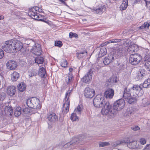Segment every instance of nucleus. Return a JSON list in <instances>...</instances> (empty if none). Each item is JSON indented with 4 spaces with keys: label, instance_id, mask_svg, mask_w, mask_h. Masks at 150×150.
<instances>
[{
    "label": "nucleus",
    "instance_id": "72a5a7b5",
    "mask_svg": "<svg viewBox=\"0 0 150 150\" xmlns=\"http://www.w3.org/2000/svg\"><path fill=\"white\" fill-rule=\"evenodd\" d=\"M144 63L145 68L148 71H150V60L149 59L145 60L144 62Z\"/></svg>",
    "mask_w": 150,
    "mask_h": 150
},
{
    "label": "nucleus",
    "instance_id": "f3484780",
    "mask_svg": "<svg viewBox=\"0 0 150 150\" xmlns=\"http://www.w3.org/2000/svg\"><path fill=\"white\" fill-rule=\"evenodd\" d=\"M138 50L137 45L133 44L130 46L127 49V51L129 53L132 54L137 52Z\"/></svg>",
    "mask_w": 150,
    "mask_h": 150
},
{
    "label": "nucleus",
    "instance_id": "603ef678",
    "mask_svg": "<svg viewBox=\"0 0 150 150\" xmlns=\"http://www.w3.org/2000/svg\"><path fill=\"white\" fill-rule=\"evenodd\" d=\"M93 68L95 70H98L100 68V66L97 64L93 65Z\"/></svg>",
    "mask_w": 150,
    "mask_h": 150
},
{
    "label": "nucleus",
    "instance_id": "7c9ffc66",
    "mask_svg": "<svg viewBox=\"0 0 150 150\" xmlns=\"http://www.w3.org/2000/svg\"><path fill=\"white\" fill-rule=\"evenodd\" d=\"M26 85L24 83H20L18 86V90L21 92H23L25 90Z\"/></svg>",
    "mask_w": 150,
    "mask_h": 150
},
{
    "label": "nucleus",
    "instance_id": "c03bdc74",
    "mask_svg": "<svg viewBox=\"0 0 150 150\" xmlns=\"http://www.w3.org/2000/svg\"><path fill=\"white\" fill-rule=\"evenodd\" d=\"M6 95L5 93L0 91V101H3L5 98Z\"/></svg>",
    "mask_w": 150,
    "mask_h": 150
},
{
    "label": "nucleus",
    "instance_id": "1a4fd4ad",
    "mask_svg": "<svg viewBox=\"0 0 150 150\" xmlns=\"http://www.w3.org/2000/svg\"><path fill=\"white\" fill-rule=\"evenodd\" d=\"M92 11L98 14L101 15L106 11V8L105 5H99L96 8H94Z\"/></svg>",
    "mask_w": 150,
    "mask_h": 150
},
{
    "label": "nucleus",
    "instance_id": "774afa93",
    "mask_svg": "<svg viewBox=\"0 0 150 150\" xmlns=\"http://www.w3.org/2000/svg\"><path fill=\"white\" fill-rule=\"evenodd\" d=\"M101 45V46H102V47H103V46H105V43H103V44H102Z\"/></svg>",
    "mask_w": 150,
    "mask_h": 150
},
{
    "label": "nucleus",
    "instance_id": "bb28decb",
    "mask_svg": "<svg viewBox=\"0 0 150 150\" xmlns=\"http://www.w3.org/2000/svg\"><path fill=\"white\" fill-rule=\"evenodd\" d=\"M128 142L125 141V139L123 140H117V141L112 142L111 144V145L113 147H115L120 144L124 143H128Z\"/></svg>",
    "mask_w": 150,
    "mask_h": 150
},
{
    "label": "nucleus",
    "instance_id": "f704fd0d",
    "mask_svg": "<svg viewBox=\"0 0 150 150\" xmlns=\"http://www.w3.org/2000/svg\"><path fill=\"white\" fill-rule=\"evenodd\" d=\"M106 53L107 50L106 48L105 47L101 48L99 54V56L100 57H102L106 54Z\"/></svg>",
    "mask_w": 150,
    "mask_h": 150
},
{
    "label": "nucleus",
    "instance_id": "aec40b11",
    "mask_svg": "<svg viewBox=\"0 0 150 150\" xmlns=\"http://www.w3.org/2000/svg\"><path fill=\"white\" fill-rule=\"evenodd\" d=\"M125 141L128 142V143H127L128 144V146L130 148L134 149L138 148V146L137 145V141L130 142L128 140H125Z\"/></svg>",
    "mask_w": 150,
    "mask_h": 150
},
{
    "label": "nucleus",
    "instance_id": "f03ea898",
    "mask_svg": "<svg viewBox=\"0 0 150 150\" xmlns=\"http://www.w3.org/2000/svg\"><path fill=\"white\" fill-rule=\"evenodd\" d=\"M102 108L101 112L103 115H108L110 117H114L116 114L115 110L109 102H106Z\"/></svg>",
    "mask_w": 150,
    "mask_h": 150
},
{
    "label": "nucleus",
    "instance_id": "2f4dec72",
    "mask_svg": "<svg viewBox=\"0 0 150 150\" xmlns=\"http://www.w3.org/2000/svg\"><path fill=\"white\" fill-rule=\"evenodd\" d=\"M46 73L45 69L43 67L40 68L38 72V75L41 77H44L46 74Z\"/></svg>",
    "mask_w": 150,
    "mask_h": 150
},
{
    "label": "nucleus",
    "instance_id": "a211bd4d",
    "mask_svg": "<svg viewBox=\"0 0 150 150\" xmlns=\"http://www.w3.org/2000/svg\"><path fill=\"white\" fill-rule=\"evenodd\" d=\"M16 88L15 86H11L8 87L7 90V93L9 96H12L15 94Z\"/></svg>",
    "mask_w": 150,
    "mask_h": 150
},
{
    "label": "nucleus",
    "instance_id": "4c0bfd02",
    "mask_svg": "<svg viewBox=\"0 0 150 150\" xmlns=\"http://www.w3.org/2000/svg\"><path fill=\"white\" fill-rule=\"evenodd\" d=\"M77 113L75 112V113H73L71 115L70 119L73 121H78L79 120L78 117L76 115Z\"/></svg>",
    "mask_w": 150,
    "mask_h": 150
},
{
    "label": "nucleus",
    "instance_id": "3c124183",
    "mask_svg": "<svg viewBox=\"0 0 150 150\" xmlns=\"http://www.w3.org/2000/svg\"><path fill=\"white\" fill-rule=\"evenodd\" d=\"M139 142L141 144L144 145L146 143V140L145 138H142L140 139Z\"/></svg>",
    "mask_w": 150,
    "mask_h": 150
},
{
    "label": "nucleus",
    "instance_id": "cd10ccee",
    "mask_svg": "<svg viewBox=\"0 0 150 150\" xmlns=\"http://www.w3.org/2000/svg\"><path fill=\"white\" fill-rule=\"evenodd\" d=\"M128 4V0H123L120 6V10L122 11L125 10L127 7Z\"/></svg>",
    "mask_w": 150,
    "mask_h": 150
},
{
    "label": "nucleus",
    "instance_id": "ea45409f",
    "mask_svg": "<svg viewBox=\"0 0 150 150\" xmlns=\"http://www.w3.org/2000/svg\"><path fill=\"white\" fill-rule=\"evenodd\" d=\"M137 96H134L131 97L128 99V103L129 104H132L134 103V102L136 101L137 100Z\"/></svg>",
    "mask_w": 150,
    "mask_h": 150
},
{
    "label": "nucleus",
    "instance_id": "dca6fc26",
    "mask_svg": "<svg viewBox=\"0 0 150 150\" xmlns=\"http://www.w3.org/2000/svg\"><path fill=\"white\" fill-rule=\"evenodd\" d=\"M134 87L136 88V95L138 97L142 96L143 94V91L142 90V86H139L137 85H134Z\"/></svg>",
    "mask_w": 150,
    "mask_h": 150
},
{
    "label": "nucleus",
    "instance_id": "39448f33",
    "mask_svg": "<svg viewBox=\"0 0 150 150\" xmlns=\"http://www.w3.org/2000/svg\"><path fill=\"white\" fill-rule=\"evenodd\" d=\"M106 103L103 97L100 95H98L93 100V104L94 106L98 108H102Z\"/></svg>",
    "mask_w": 150,
    "mask_h": 150
},
{
    "label": "nucleus",
    "instance_id": "bf43d9fd",
    "mask_svg": "<svg viewBox=\"0 0 150 150\" xmlns=\"http://www.w3.org/2000/svg\"><path fill=\"white\" fill-rule=\"evenodd\" d=\"M121 41V39H113L111 40V43H116L118 42H120Z\"/></svg>",
    "mask_w": 150,
    "mask_h": 150
},
{
    "label": "nucleus",
    "instance_id": "49530a36",
    "mask_svg": "<svg viewBox=\"0 0 150 150\" xmlns=\"http://www.w3.org/2000/svg\"><path fill=\"white\" fill-rule=\"evenodd\" d=\"M61 66L63 67H67V62L66 60L63 59L61 63Z\"/></svg>",
    "mask_w": 150,
    "mask_h": 150
},
{
    "label": "nucleus",
    "instance_id": "a19ab883",
    "mask_svg": "<svg viewBox=\"0 0 150 150\" xmlns=\"http://www.w3.org/2000/svg\"><path fill=\"white\" fill-rule=\"evenodd\" d=\"M71 93V90H69L66 93L65 97L64 100L70 101L69 100V98Z\"/></svg>",
    "mask_w": 150,
    "mask_h": 150
},
{
    "label": "nucleus",
    "instance_id": "6ab92c4d",
    "mask_svg": "<svg viewBox=\"0 0 150 150\" xmlns=\"http://www.w3.org/2000/svg\"><path fill=\"white\" fill-rule=\"evenodd\" d=\"M81 140L80 139L77 138H75L74 140H73L72 142V143H68L65 144L64 146V147H69V146L70 145H72L74 146H75L76 145H77L79 143L80 141Z\"/></svg>",
    "mask_w": 150,
    "mask_h": 150
},
{
    "label": "nucleus",
    "instance_id": "b1692460",
    "mask_svg": "<svg viewBox=\"0 0 150 150\" xmlns=\"http://www.w3.org/2000/svg\"><path fill=\"white\" fill-rule=\"evenodd\" d=\"M5 113L8 116H11L13 113V110L11 106H6L4 109Z\"/></svg>",
    "mask_w": 150,
    "mask_h": 150
},
{
    "label": "nucleus",
    "instance_id": "9b49d317",
    "mask_svg": "<svg viewBox=\"0 0 150 150\" xmlns=\"http://www.w3.org/2000/svg\"><path fill=\"white\" fill-rule=\"evenodd\" d=\"M47 118L51 123L56 122L58 120V116L54 113L51 112L47 114Z\"/></svg>",
    "mask_w": 150,
    "mask_h": 150
},
{
    "label": "nucleus",
    "instance_id": "e2e57ef3",
    "mask_svg": "<svg viewBox=\"0 0 150 150\" xmlns=\"http://www.w3.org/2000/svg\"><path fill=\"white\" fill-rule=\"evenodd\" d=\"M111 80H112V81H110L111 82L113 83H116L117 82V78H111Z\"/></svg>",
    "mask_w": 150,
    "mask_h": 150
},
{
    "label": "nucleus",
    "instance_id": "052dcab7",
    "mask_svg": "<svg viewBox=\"0 0 150 150\" xmlns=\"http://www.w3.org/2000/svg\"><path fill=\"white\" fill-rule=\"evenodd\" d=\"M144 150H150V144H147Z\"/></svg>",
    "mask_w": 150,
    "mask_h": 150
},
{
    "label": "nucleus",
    "instance_id": "4be33fe9",
    "mask_svg": "<svg viewBox=\"0 0 150 150\" xmlns=\"http://www.w3.org/2000/svg\"><path fill=\"white\" fill-rule=\"evenodd\" d=\"M130 90L129 89L127 88H125L123 96L124 98L128 99L132 96V94Z\"/></svg>",
    "mask_w": 150,
    "mask_h": 150
},
{
    "label": "nucleus",
    "instance_id": "e433bc0d",
    "mask_svg": "<svg viewBox=\"0 0 150 150\" xmlns=\"http://www.w3.org/2000/svg\"><path fill=\"white\" fill-rule=\"evenodd\" d=\"M21 108L18 107L17 108L14 112V115L16 117H18L21 114Z\"/></svg>",
    "mask_w": 150,
    "mask_h": 150
},
{
    "label": "nucleus",
    "instance_id": "680f3d73",
    "mask_svg": "<svg viewBox=\"0 0 150 150\" xmlns=\"http://www.w3.org/2000/svg\"><path fill=\"white\" fill-rule=\"evenodd\" d=\"M125 65L124 64H122L120 65L119 68L120 69H124L125 68Z\"/></svg>",
    "mask_w": 150,
    "mask_h": 150
},
{
    "label": "nucleus",
    "instance_id": "f8f14e48",
    "mask_svg": "<svg viewBox=\"0 0 150 150\" xmlns=\"http://www.w3.org/2000/svg\"><path fill=\"white\" fill-rule=\"evenodd\" d=\"M92 73L91 70L82 79V81L84 83H88L92 79Z\"/></svg>",
    "mask_w": 150,
    "mask_h": 150
},
{
    "label": "nucleus",
    "instance_id": "2eb2a0df",
    "mask_svg": "<svg viewBox=\"0 0 150 150\" xmlns=\"http://www.w3.org/2000/svg\"><path fill=\"white\" fill-rule=\"evenodd\" d=\"M6 66L8 69L11 70L15 69L17 67L16 62L13 60H9L6 63Z\"/></svg>",
    "mask_w": 150,
    "mask_h": 150
},
{
    "label": "nucleus",
    "instance_id": "ddd939ff",
    "mask_svg": "<svg viewBox=\"0 0 150 150\" xmlns=\"http://www.w3.org/2000/svg\"><path fill=\"white\" fill-rule=\"evenodd\" d=\"M114 94V90L111 88L108 89L105 92L104 96L107 98H112Z\"/></svg>",
    "mask_w": 150,
    "mask_h": 150
},
{
    "label": "nucleus",
    "instance_id": "864d4df0",
    "mask_svg": "<svg viewBox=\"0 0 150 150\" xmlns=\"http://www.w3.org/2000/svg\"><path fill=\"white\" fill-rule=\"evenodd\" d=\"M131 128L134 131H136L140 129V128L138 126H133Z\"/></svg>",
    "mask_w": 150,
    "mask_h": 150
},
{
    "label": "nucleus",
    "instance_id": "69168bd1",
    "mask_svg": "<svg viewBox=\"0 0 150 150\" xmlns=\"http://www.w3.org/2000/svg\"><path fill=\"white\" fill-rule=\"evenodd\" d=\"M4 16L3 15H0V20H2L4 19Z\"/></svg>",
    "mask_w": 150,
    "mask_h": 150
},
{
    "label": "nucleus",
    "instance_id": "a18cd8bd",
    "mask_svg": "<svg viewBox=\"0 0 150 150\" xmlns=\"http://www.w3.org/2000/svg\"><path fill=\"white\" fill-rule=\"evenodd\" d=\"M130 91L132 94V96H136V88H135L133 86L132 88L129 89Z\"/></svg>",
    "mask_w": 150,
    "mask_h": 150
},
{
    "label": "nucleus",
    "instance_id": "c85d7f7f",
    "mask_svg": "<svg viewBox=\"0 0 150 150\" xmlns=\"http://www.w3.org/2000/svg\"><path fill=\"white\" fill-rule=\"evenodd\" d=\"M33 110H31L28 108H23V112L25 114H35L37 111L36 110H35L34 112H33Z\"/></svg>",
    "mask_w": 150,
    "mask_h": 150
},
{
    "label": "nucleus",
    "instance_id": "7ed1b4c3",
    "mask_svg": "<svg viewBox=\"0 0 150 150\" xmlns=\"http://www.w3.org/2000/svg\"><path fill=\"white\" fill-rule=\"evenodd\" d=\"M40 100L35 97H30L28 98L26 101V104L29 107L33 108V110L35 109H40L41 107V105L40 104Z\"/></svg>",
    "mask_w": 150,
    "mask_h": 150
},
{
    "label": "nucleus",
    "instance_id": "13d9d810",
    "mask_svg": "<svg viewBox=\"0 0 150 150\" xmlns=\"http://www.w3.org/2000/svg\"><path fill=\"white\" fill-rule=\"evenodd\" d=\"M4 55V52L3 50L0 49V59L2 58Z\"/></svg>",
    "mask_w": 150,
    "mask_h": 150
},
{
    "label": "nucleus",
    "instance_id": "393cba45",
    "mask_svg": "<svg viewBox=\"0 0 150 150\" xmlns=\"http://www.w3.org/2000/svg\"><path fill=\"white\" fill-rule=\"evenodd\" d=\"M145 71L144 69H139L137 74V78L139 79H142L145 75Z\"/></svg>",
    "mask_w": 150,
    "mask_h": 150
},
{
    "label": "nucleus",
    "instance_id": "0eeeda50",
    "mask_svg": "<svg viewBox=\"0 0 150 150\" xmlns=\"http://www.w3.org/2000/svg\"><path fill=\"white\" fill-rule=\"evenodd\" d=\"M125 105V102L123 99H120L117 100L113 104V108L115 110V113L117 111H120L124 107Z\"/></svg>",
    "mask_w": 150,
    "mask_h": 150
},
{
    "label": "nucleus",
    "instance_id": "c9c22d12",
    "mask_svg": "<svg viewBox=\"0 0 150 150\" xmlns=\"http://www.w3.org/2000/svg\"><path fill=\"white\" fill-rule=\"evenodd\" d=\"M142 87L146 88L150 87V78L144 81L142 85Z\"/></svg>",
    "mask_w": 150,
    "mask_h": 150
},
{
    "label": "nucleus",
    "instance_id": "5fc2aeb1",
    "mask_svg": "<svg viewBox=\"0 0 150 150\" xmlns=\"http://www.w3.org/2000/svg\"><path fill=\"white\" fill-rule=\"evenodd\" d=\"M144 1L147 8L150 11V2L147 1L146 0H144Z\"/></svg>",
    "mask_w": 150,
    "mask_h": 150
},
{
    "label": "nucleus",
    "instance_id": "4d7b16f0",
    "mask_svg": "<svg viewBox=\"0 0 150 150\" xmlns=\"http://www.w3.org/2000/svg\"><path fill=\"white\" fill-rule=\"evenodd\" d=\"M134 112L132 109V108H129L127 114L129 115V114L131 115L132 114H133Z\"/></svg>",
    "mask_w": 150,
    "mask_h": 150
},
{
    "label": "nucleus",
    "instance_id": "c756f323",
    "mask_svg": "<svg viewBox=\"0 0 150 150\" xmlns=\"http://www.w3.org/2000/svg\"><path fill=\"white\" fill-rule=\"evenodd\" d=\"M76 54L77 57L79 59H80L86 56L87 54V53L86 51H84L83 52H78L76 53Z\"/></svg>",
    "mask_w": 150,
    "mask_h": 150
},
{
    "label": "nucleus",
    "instance_id": "412c9836",
    "mask_svg": "<svg viewBox=\"0 0 150 150\" xmlns=\"http://www.w3.org/2000/svg\"><path fill=\"white\" fill-rule=\"evenodd\" d=\"M74 80V77L72 74L70 73L66 77L65 81L67 84H71L73 82Z\"/></svg>",
    "mask_w": 150,
    "mask_h": 150
},
{
    "label": "nucleus",
    "instance_id": "473e14b6",
    "mask_svg": "<svg viewBox=\"0 0 150 150\" xmlns=\"http://www.w3.org/2000/svg\"><path fill=\"white\" fill-rule=\"evenodd\" d=\"M35 61L38 64H42L44 61V58L42 57H38L35 58Z\"/></svg>",
    "mask_w": 150,
    "mask_h": 150
},
{
    "label": "nucleus",
    "instance_id": "0e129e2a",
    "mask_svg": "<svg viewBox=\"0 0 150 150\" xmlns=\"http://www.w3.org/2000/svg\"><path fill=\"white\" fill-rule=\"evenodd\" d=\"M111 40H110L105 42H104V43L105 44V45H106L107 44H108L111 43Z\"/></svg>",
    "mask_w": 150,
    "mask_h": 150
},
{
    "label": "nucleus",
    "instance_id": "09e8293b",
    "mask_svg": "<svg viewBox=\"0 0 150 150\" xmlns=\"http://www.w3.org/2000/svg\"><path fill=\"white\" fill-rule=\"evenodd\" d=\"M55 45L59 47H60L62 45V43L61 41H59L55 42Z\"/></svg>",
    "mask_w": 150,
    "mask_h": 150
},
{
    "label": "nucleus",
    "instance_id": "8fccbe9b",
    "mask_svg": "<svg viewBox=\"0 0 150 150\" xmlns=\"http://www.w3.org/2000/svg\"><path fill=\"white\" fill-rule=\"evenodd\" d=\"M69 37L70 38L72 37H75L76 38H78V35L76 33H73L72 32H70L69 34Z\"/></svg>",
    "mask_w": 150,
    "mask_h": 150
},
{
    "label": "nucleus",
    "instance_id": "37998d69",
    "mask_svg": "<svg viewBox=\"0 0 150 150\" xmlns=\"http://www.w3.org/2000/svg\"><path fill=\"white\" fill-rule=\"evenodd\" d=\"M142 103L143 105L144 106H145L150 104V102L146 98H144L142 99Z\"/></svg>",
    "mask_w": 150,
    "mask_h": 150
},
{
    "label": "nucleus",
    "instance_id": "58836bf2",
    "mask_svg": "<svg viewBox=\"0 0 150 150\" xmlns=\"http://www.w3.org/2000/svg\"><path fill=\"white\" fill-rule=\"evenodd\" d=\"M82 110V108L79 105H78L77 108L75 109V112L78 115H80L81 114V111Z\"/></svg>",
    "mask_w": 150,
    "mask_h": 150
},
{
    "label": "nucleus",
    "instance_id": "79ce46f5",
    "mask_svg": "<svg viewBox=\"0 0 150 150\" xmlns=\"http://www.w3.org/2000/svg\"><path fill=\"white\" fill-rule=\"evenodd\" d=\"M109 145L110 143L108 142H100L99 143V146L100 147H103L108 146Z\"/></svg>",
    "mask_w": 150,
    "mask_h": 150
},
{
    "label": "nucleus",
    "instance_id": "338daca9",
    "mask_svg": "<svg viewBox=\"0 0 150 150\" xmlns=\"http://www.w3.org/2000/svg\"><path fill=\"white\" fill-rule=\"evenodd\" d=\"M134 3H138L139 2L140 0H134Z\"/></svg>",
    "mask_w": 150,
    "mask_h": 150
},
{
    "label": "nucleus",
    "instance_id": "a878e982",
    "mask_svg": "<svg viewBox=\"0 0 150 150\" xmlns=\"http://www.w3.org/2000/svg\"><path fill=\"white\" fill-rule=\"evenodd\" d=\"M20 76L19 73L16 71H13L11 75V78L12 81H16Z\"/></svg>",
    "mask_w": 150,
    "mask_h": 150
},
{
    "label": "nucleus",
    "instance_id": "6e6552de",
    "mask_svg": "<svg viewBox=\"0 0 150 150\" xmlns=\"http://www.w3.org/2000/svg\"><path fill=\"white\" fill-rule=\"evenodd\" d=\"M84 94L85 96L87 98H91L95 94L94 90L88 87H86L84 91Z\"/></svg>",
    "mask_w": 150,
    "mask_h": 150
},
{
    "label": "nucleus",
    "instance_id": "6e6d98bb",
    "mask_svg": "<svg viewBox=\"0 0 150 150\" xmlns=\"http://www.w3.org/2000/svg\"><path fill=\"white\" fill-rule=\"evenodd\" d=\"M28 76H29L31 77L35 75V72L33 71H30L28 72Z\"/></svg>",
    "mask_w": 150,
    "mask_h": 150
},
{
    "label": "nucleus",
    "instance_id": "de8ad7c7",
    "mask_svg": "<svg viewBox=\"0 0 150 150\" xmlns=\"http://www.w3.org/2000/svg\"><path fill=\"white\" fill-rule=\"evenodd\" d=\"M149 24L147 22H146L144 23L143 25L141 26L140 27V28L141 29H143L146 27L148 28L149 27Z\"/></svg>",
    "mask_w": 150,
    "mask_h": 150
},
{
    "label": "nucleus",
    "instance_id": "9d476101",
    "mask_svg": "<svg viewBox=\"0 0 150 150\" xmlns=\"http://www.w3.org/2000/svg\"><path fill=\"white\" fill-rule=\"evenodd\" d=\"M31 52L35 55H40L42 52L40 45L38 43H35L31 50Z\"/></svg>",
    "mask_w": 150,
    "mask_h": 150
},
{
    "label": "nucleus",
    "instance_id": "5701e85b",
    "mask_svg": "<svg viewBox=\"0 0 150 150\" xmlns=\"http://www.w3.org/2000/svg\"><path fill=\"white\" fill-rule=\"evenodd\" d=\"M70 105V101L64 100L63 104V111L65 114H67L69 111Z\"/></svg>",
    "mask_w": 150,
    "mask_h": 150
},
{
    "label": "nucleus",
    "instance_id": "20e7f679",
    "mask_svg": "<svg viewBox=\"0 0 150 150\" xmlns=\"http://www.w3.org/2000/svg\"><path fill=\"white\" fill-rule=\"evenodd\" d=\"M41 10L38 7H34L28 12V14L33 19L45 22L44 20L39 18L40 16H41V15L39 14L38 13L42 12Z\"/></svg>",
    "mask_w": 150,
    "mask_h": 150
},
{
    "label": "nucleus",
    "instance_id": "4468645a",
    "mask_svg": "<svg viewBox=\"0 0 150 150\" xmlns=\"http://www.w3.org/2000/svg\"><path fill=\"white\" fill-rule=\"evenodd\" d=\"M114 59V57L113 55L110 54L105 58L103 63L105 65H108L111 62H113Z\"/></svg>",
    "mask_w": 150,
    "mask_h": 150
},
{
    "label": "nucleus",
    "instance_id": "f257e3e1",
    "mask_svg": "<svg viewBox=\"0 0 150 150\" xmlns=\"http://www.w3.org/2000/svg\"><path fill=\"white\" fill-rule=\"evenodd\" d=\"M23 47L22 43L16 40H10L6 41L2 46L3 50L8 53L16 52L21 50Z\"/></svg>",
    "mask_w": 150,
    "mask_h": 150
},
{
    "label": "nucleus",
    "instance_id": "423d86ee",
    "mask_svg": "<svg viewBox=\"0 0 150 150\" xmlns=\"http://www.w3.org/2000/svg\"><path fill=\"white\" fill-rule=\"evenodd\" d=\"M142 57L138 54H131L129 58V62L132 65L138 64L142 60Z\"/></svg>",
    "mask_w": 150,
    "mask_h": 150
}]
</instances>
